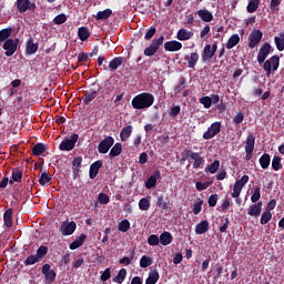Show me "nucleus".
Masks as SVG:
<instances>
[{
    "mask_svg": "<svg viewBox=\"0 0 284 284\" xmlns=\"http://www.w3.org/2000/svg\"><path fill=\"white\" fill-rule=\"evenodd\" d=\"M262 212H263V202H257L256 204H252L247 210L248 216H254L255 219H258Z\"/></svg>",
    "mask_w": 284,
    "mask_h": 284,
    "instance_id": "nucleus-15",
    "label": "nucleus"
},
{
    "mask_svg": "<svg viewBox=\"0 0 284 284\" xmlns=\"http://www.w3.org/2000/svg\"><path fill=\"white\" fill-rule=\"evenodd\" d=\"M200 103L205 108V110H210L212 108V99L210 97L201 98Z\"/></svg>",
    "mask_w": 284,
    "mask_h": 284,
    "instance_id": "nucleus-48",
    "label": "nucleus"
},
{
    "mask_svg": "<svg viewBox=\"0 0 284 284\" xmlns=\"http://www.w3.org/2000/svg\"><path fill=\"white\" fill-rule=\"evenodd\" d=\"M195 187L199 192H203V190H207L210 187V182H196Z\"/></svg>",
    "mask_w": 284,
    "mask_h": 284,
    "instance_id": "nucleus-57",
    "label": "nucleus"
},
{
    "mask_svg": "<svg viewBox=\"0 0 284 284\" xmlns=\"http://www.w3.org/2000/svg\"><path fill=\"white\" fill-rule=\"evenodd\" d=\"M65 21H68V17L63 13L58 14L53 20L55 26H61V24L65 23Z\"/></svg>",
    "mask_w": 284,
    "mask_h": 284,
    "instance_id": "nucleus-49",
    "label": "nucleus"
},
{
    "mask_svg": "<svg viewBox=\"0 0 284 284\" xmlns=\"http://www.w3.org/2000/svg\"><path fill=\"white\" fill-rule=\"evenodd\" d=\"M110 17H112L111 9H105L103 11H99L95 16V19L98 21H105V19H110Z\"/></svg>",
    "mask_w": 284,
    "mask_h": 284,
    "instance_id": "nucleus-33",
    "label": "nucleus"
},
{
    "mask_svg": "<svg viewBox=\"0 0 284 284\" xmlns=\"http://www.w3.org/2000/svg\"><path fill=\"white\" fill-rule=\"evenodd\" d=\"M239 43H241V37L239 36V33H235L229 38L225 48L227 50H232V48H235V45H239Z\"/></svg>",
    "mask_w": 284,
    "mask_h": 284,
    "instance_id": "nucleus-21",
    "label": "nucleus"
},
{
    "mask_svg": "<svg viewBox=\"0 0 284 284\" xmlns=\"http://www.w3.org/2000/svg\"><path fill=\"white\" fill-rule=\"evenodd\" d=\"M10 37H12V28L0 30V45L3 43V41H8Z\"/></svg>",
    "mask_w": 284,
    "mask_h": 284,
    "instance_id": "nucleus-32",
    "label": "nucleus"
},
{
    "mask_svg": "<svg viewBox=\"0 0 284 284\" xmlns=\"http://www.w3.org/2000/svg\"><path fill=\"white\" fill-rule=\"evenodd\" d=\"M45 254H48V247L47 246H40L37 251L36 256L41 260V258H43V256H45Z\"/></svg>",
    "mask_w": 284,
    "mask_h": 284,
    "instance_id": "nucleus-58",
    "label": "nucleus"
},
{
    "mask_svg": "<svg viewBox=\"0 0 284 284\" xmlns=\"http://www.w3.org/2000/svg\"><path fill=\"white\" fill-rule=\"evenodd\" d=\"M77 141H79V135L72 134L69 139H64L60 143V150L62 152H70L71 150H74V145L77 144Z\"/></svg>",
    "mask_w": 284,
    "mask_h": 284,
    "instance_id": "nucleus-7",
    "label": "nucleus"
},
{
    "mask_svg": "<svg viewBox=\"0 0 284 284\" xmlns=\"http://www.w3.org/2000/svg\"><path fill=\"white\" fill-rule=\"evenodd\" d=\"M194 37V32L187 30V29H180L176 33L178 41H190Z\"/></svg>",
    "mask_w": 284,
    "mask_h": 284,
    "instance_id": "nucleus-18",
    "label": "nucleus"
},
{
    "mask_svg": "<svg viewBox=\"0 0 284 284\" xmlns=\"http://www.w3.org/2000/svg\"><path fill=\"white\" fill-rule=\"evenodd\" d=\"M114 145V138L112 136H106L104 140H102L99 145H98V152L100 154H108L110 152V148Z\"/></svg>",
    "mask_w": 284,
    "mask_h": 284,
    "instance_id": "nucleus-9",
    "label": "nucleus"
},
{
    "mask_svg": "<svg viewBox=\"0 0 284 284\" xmlns=\"http://www.w3.org/2000/svg\"><path fill=\"white\" fill-rule=\"evenodd\" d=\"M154 34H156V28L151 27V28L146 31V33H145V36H144V39H145L146 41H150V39H152V37H154Z\"/></svg>",
    "mask_w": 284,
    "mask_h": 284,
    "instance_id": "nucleus-61",
    "label": "nucleus"
},
{
    "mask_svg": "<svg viewBox=\"0 0 284 284\" xmlns=\"http://www.w3.org/2000/svg\"><path fill=\"white\" fill-rule=\"evenodd\" d=\"M156 185V176L151 175L146 182H145V187L146 190H152Z\"/></svg>",
    "mask_w": 284,
    "mask_h": 284,
    "instance_id": "nucleus-50",
    "label": "nucleus"
},
{
    "mask_svg": "<svg viewBox=\"0 0 284 284\" xmlns=\"http://www.w3.org/2000/svg\"><path fill=\"white\" fill-rule=\"evenodd\" d=\"M110 276H112V272L110 268H105L104 272L100 275V280L105 283V281H109Z\"/></svg>",
    "mask_w": 284,
    "mask_h": 284,
    "instance_id": "nucleus-60",
    "label": "nucleus"
},
{
    "mask_svg": "<svg viewBox=\"0 0 284 284\" xmlns=\"http://www.w3.org/2000/svg\"><path fill=\"white\" fill-rule=\"evenodd\" d=\"M121 152H123V145H121V143H115L113 145V148L111 149L109 156L111 159H114V156H119V154H121Z\"/></svg>",
    "mask_w": 284,
    "mask_h": 284,
    "instance_id": "nucleus-36",
    "label": "nucleus"
},
{
    "mask_svg": "<svg viewBox=\"0 0 284 284\" xmlns=\"http://www.w3.org/2000/svg\"><path fill=\"white\" fill-rule=\"evenodd\" d=\"M97 97H99V92H97V91L85 93L82 98L83 104L90 105V103H92V101L95 100Z\"/></svg>",
    "mask_w": 284,
    "mask_h": 284,
    "instance_id": "nucleus-31",
    "label": "nucleus"
},
{
    "mask_svg": "<svg viewBox=\"0 0 284 284\" xmlns=\"http://www.w3.org/2000/svg\"><path fill=\"white\" fill-rule=\"evenodd\" d=\"M101 168H103L102 161L98 160L92 163L89 171L90 179H97V174H99V170H101Z\"/></svg>",
    "mask_w": 284,
    "mask_h": 284,
    "instance_id": "nucleus-20",
    "label": "nucleus"
},
{
    "mask_svg": "<svg viewBox=\"0 0 284 284\" xmlns=\"http://www.w3.org/2000/svg\"><path fill=\"white\" fill-rule=\"evenodd\" d=\"M3 221L6 227H12V209H8L3 214Z\"/></svg>",
    "mask_w": 284,
    "mask_h": 284,
    "instance_id": "nucleus-38",
    "label": "nucleus"
},
{
    "mask_svg": "<svg viewBox=\"0 0 284 284\" xmlns=\"http://www.w3.org/2000/svg\"><path fill=\"white\" fill-rule=\"evenodd\" d=\"M186 61L189 63V68L193 70V68H196V63H199V53H191L190 57L186 58Z\"/></svg>",
    "mask_w": 284,
    "mask_h": 284,
    "instance_id": "nucleus-34",
    "label": "nucleus"
},
{
    "mask_svg": "<svg viewBox=\"0 0 284 284\" xmlns=\"http://www.w3.org/2000/svg\"><path fill=\"white\" fill-rule=\"evenodd\" d=\"M41 260L36 255H30L24 261V265H34V263H39Z\"/></svg>",
    "mask_w": 284,
    "mask_h": 284,
    "instance_id": "nucleus-53",
    "label": "nucleus"
},
{
    "mask_svg": "<svg viewBox=\"0 0 284 284\" xmlns=\"http://www.w3.org/2000/svg\"><path fill=\"white\" fill-rule=\"evenodd\" d=\"M254 143H256V138L252 134H250L246 138L245 142V152H246V159L250 161L252 159V152H254Z\"/></svg>",
    "mask_w": 284,
    "mask_h": 284,
    "instance_id": "nucleus-13",
    "label": "nucleus"
},
{
    "mask_svg": "<svg viewBox=\"0 0 284 284\" xmlns=\"http://www.w3.org/2000/svg\"><path fill=\"white\" fill-rule=\"evenodd\" d=\"M248 181H250V176L248 175H243L233 185V192H232L231 196L233 199H235V202H236L237 205H241V203H243L241 201L240 196H241V192H243V187H245V185H247Z\"/></svg>",
    "mask_w": 284,
    "mask_h": 284,
    "instance_id": "nucleus-2",
    "label": "nucleus"
},
{
    "mask_svg": "<svg viewBox=\"0 0 284 284\" xmlns=\"http://www.w3.org/2000/svg\"><path fill=\"white\" fill-rule=\"evenodd\" d=\"M118 227L120 232H128L130 230V221L128 220L121 221Z\"/></svg>",
    "mask_w": 284,
    "mask_h": 284,
    "instance_id": "nucleus-52",
    "label": "nucleus"
},
{
    "mask_svg": "<svg viewBox=\"0 0 284 284\" xmlns=\"http://www.w3.org/2000/svg\"><path fill=\"white\" fill-rule=\"evenodd\" d=\"M159 282V272L158 271H151L149 273V277L145 281V284H156Z\"/></svg>",
    "mask_w": 284,
    "mask_h": 284,
    "instance_id": "nucleus-40",
    "label": "nucleus"
},
{
    "mask_svg": "<svg viewBox=\"0 0 284 284\" xmlns=\"http://www.w3.org/2000/svg\"><path fill=\"white\" fill-rule=\"evenodd\" d=\"M85 234H81L75 241H73L70 245L69 248L70 250H79V247H81V245H83V243H85Z\"/></svg>",
    "mask_w": 284,
    "mask_h": 284,
    "instance_id": "nucleus-30",
    "label": "nucleus"
},
{
    "mask_svg": "<svg viewBox=\"0 0 284 284\" xmlns=\"http://www.w3.org/2000/svg\"><path fill=\"white\" fill-rule=\"evenodd\" d=\"M172 241H174V237L172 236V233L170 232H163L160 235V243L161 245H170L172 243Z\"/></svg>",
    "mask_w": 284,
    "mask_h": 284,
    "instance_id": "nucleus-28",
    "label": "nucleus"
},
{
    "mask_svg": "<svg viewBox=\"0 0 284 284\" xmlns=\"http://www.w3.org/2000/svg\"><path fill=\"white\" fill-rule=\"evenodd\" d=\"M17 9L20 14L28 12V10L34 12V10H37V4L34 2H30V0H17Z\"/></svg>",
    "mask_w": 284,
    "mask_h": 284,
    "instance_id": "nucleus-8",
    "label": "nucleus"
},
{
    "mask_svg": "<svg viewBox=\"0 0 284 284\" xmlns=\"http://www.w3.org/2000/svg\"><path fill=\"white\" fill-rule=\"evenodd\" d=\"M281 6V0H271L270 10L271 12H276V8Z\"/></svg>",
    "mask_w": 284,
    "mask_h": 284,
    "instance_id": "nucleus-63",
    "label": "nucleus"
},
{
    "mask_svg": "<svg viewBox=\"0 0 284 284\" xmlns=\"http://www.w3.org/2000/svg\"><path fill=\"white\" fill-rule=\"evenodd\" d=\"M132 132H133L132 125H126V126L122 128V130L120 132L121 141H123V142L128 141V139H130V136H132Z\"/></svg>",
    "mask_w": 284,
    "mask_h": 284,
    "instance_id": "nucleus-23",
    "label": "nucleus"
},
{
    "mask_svg": "<svg viewBox=\"0 0 284 284\" xmlns=\"http://www.w3.org/2000/svg\"><path fill=\"white\" fill-rule=\"evenodd\" d=\"M78 37L80 41H88V39L90 38V31L88 30V28L82 27L78 30Z\"/></svg>",
    "mask_w": 284,
    "mask_h": 284,
    "instance_id": "nucleus-39",
    "label": "nucleus"
},
{
    "mask_svg": "<svg viewBox=\"0 0 284 284\" xmlns=\"http://www.w3.org/2000/svg\"><path fill=\"white\" fill-rule=\"evenodd\" d=\"M274 43H275L278 52H283V50H284V32H281L277 36H275Z\"/></svg>",
    "mask_w": 284,
    "mask_h": 284,
    "instance_id": "nucleus-29",
    "label": "nucleus"
},
{
    "mask_svg": "<svg viewBox=\"0 0 284 284\" xmlns=\"http://www.w3.org/2000/svg\"><path fill=\"white\" fill-rule=\"evenodd\" d=\"M149 245L156 246L160 243V237L156 234H152L148 239Z\"/></svg>",
    "mask_w": 284,
    "mask_h": 284,
    "instance_id": "nucleus-55",
    "label": "nucleus"
},
{
    "mask_svg": "<svg viewBox=\"0 0 284 284\" xmlns=\"http://www.w3.org/2000/svg\"><path fill=\"white\" fill-rule=\"evenodd\" d=\"M216 203H219V195L213 194L209 197V205L210 207H216Z\"/></svg>",
    "mask_w": 284,
    "mask_h": 284,
    "instance_id": "nucleus-62",
    "label": "nucleus"
},
{
    "mask_svg": "<svg viewBox=\"0 0 284 284\" xmlns=\"http://www.w3.org/2000/svg\"><path fill=\"white\" fill-rule=\"evenodd\" d=\"M272 221V212L271 211H265L262 216H261V225H267V222Z\"/></svg>",
    "mask_w": 284,
    "mask_h": 284,
    "instance_id": "nucleus-47",
    "label": "nucleus"
},
{
    "mask_svg": "<svg viewBox=\"0 0 284 284\" xmlns=\"http://www.w3.org/2000/svg\"><path fill=\"white\" fill-rule=\"evenodd\" d=\"M12 179L16 181V183L21 182V171L16 170L12 172Z\"/></svg>",
    "mask_w": 284,
    "mask_h": 284,
    "instance_id": "nucleus-64",
    "label": "nucleus"
},
{
    "mask_svg": "<svg viewBox=\"0 0 284 284\" xmlns=\"http://www.w3.org/2000/svg\"><path fill=\"white\" fill-rule=\"evenodd\" d=\"M50 181H52L50 173H42L39 178L40 185H50Z\"/></svg>",
    "mask_w": 284,
    "mask_h": 284,
    "instance_id": "nucleus-46",
    "label": "nucleus"
},
{
    "mask_svg": "<svg viewBox=\"0 0 284 284\" xmlns=\"http://www.w3.org/2000/svg\"><path fill=\"white\" fill-rule=\"evenodd\" d=\"M42 274H44V276L49 281V283H52V281H54V278H57V272H54V270L50 268V264H44L42 266Z\"/></svg>",
    "mask_w": 284,
    "mask_h": 284,
    "instance_id": "nucleus-19",
    "label": "nucleus"
},
{
    "mask_svg": "<svg viewBox=\"0 0 284 284\" xmlns=\"http://www.w3.org/2000/svg\"><path fill=\"white\" fill-rule=\"evenodd\" d=\"M196 14L204 21V23H210V21L214 19V16L207 9H201L196 12Z\"/></svg>",
    "mask_w": 284,
    "mask_h": 284,
    "instance_id": "nucleus-22",
    "label": "nucleus"
},
{
    "mask_svg": "<svg viewBox=\"0 0 284 284\" xmlns=\"http://www.w3.org/2000/svg\"><path fill=\"white\" fill-rule=\"evenodd\" d=\"M207 230H210V222H207V220H204V221L200 222L199 224H196L195 234H205V232H207Z\"/></svg>",
    "mask_w": 284,
    "mask_h": 284,
    "instance_id": "nucleus-24",
    "label": "nucleus"
},
{
    "mask_svg": "<svg viewBox=\"0 0 284 284\" xmlns=\"http://www.w3.org/2000/svg\"><path fill=\"white\" fill-rule=\"evenodd\" d=\"M98 201L100 205H108L110 203V196L105 195V193H100L98 195Z\"/></svg>",
    "mask_w": 284,
    "mask_h": 284,
    "instance_id": "nucleus-51",
    "label": "nucleus"
},
{
    "mask_svg": "<svg viewBox=\"0 0 284 284\" xmlns=\"http://www.w3.org/2000/svg\"><path fill=\"white\" fill-rule=\"evenodd\" d=\"M261 3L260 0H248V4L246 7V10L250 14H254L256 10H258V4Z\"/></svg>",
    "mask_w": 284,
    "mask_h": 284,
    "instance_id": "nucleus-35",
    "label": "nucleus"
},
{
    "mask_svg": "<svg viewBox=\"0 0 284 284\" xmlns=\"http://www.w3.org/2000/svg\"><path fill=\"white\" fill-rule=\"evenodd\" d=\"M263 40V31L255 29L248 36V48L254 50L256 45Z\"/></svg>",
    "mask_w": 284,
    "mask_h": 284,
    "instance_id": "nucleus-6",
    "label": "nucleus"
},
{
    "mask_svg": "<svg viewBox=\"0 0 284 284\" xmlns=\"http://www.w3.org/2000/svg\"><path fill=\"white\" fill-rule=\"evenodd\" d=\"M244 119H245V115L243 114V112H240L234 116L233 123H235V125H241V123H243Z\"/></svg>",
    "mask_w": 284,
    "mask_h": 284,
    "instance_id": "nucleus-59",
    "label": "nucleus"
},
{
    "mask_svg": "<svg viewBox=\"0 0 284 284\" xmlns=\"http://www.w3.org/2000/svg\"><path fill=\"white\" fill-rule=\"evenodd\" d=\"M272 51V45L270 43H264L257 53V63H265V59L270 57V52Z\"/></svg>",
    "mask_w": 284,
    "mask_h": 284,
    "instance_id": "nucleus-11",
    "label": "nucleus"
},
{
    "mask_svg": "<svg viewBox=\"0 0 284 284\" xmlns=\"http://www.w3.org/2000/svg\"><path fill=\"white\" fill-rule=\"evenodd\" d=\"M183 49V43L176 40L166 41L164 43V50L166 52H179V50Z\"/></svg>",
    "mask_w": 284,
    "mask_h": 284,
    "instance_id": "nucleus-14",
    "label": "nucleus"
},
{
    "mask_svg": "<svg viewBox=\"0 0 284 284\" xmlns=\"http://www.w3.org/2000/svg\"><path fill=\"white\" fill-rule=\"evenodd\" d=\"M221 168V162L219 160H214L213 163L207 165L205 168V173L206 174H216L219 172V169Z\"/></svg>",
    "mask_w": 284,
    "mask_h": 284,
    "instance_id": "nucleus-26",
    "label": "nucleus"
},
{
    "mask_svg": "<svg viewBox=\"0 0 284 284\" xmlns=\"http://www.w3.org/2000/svg\"><path fill=\"white\" fill-rule=\"evenodd\" d=\"M120 65H123V58L122 57H116L114 58L110 63H109V70L111 72H114L119 70Z\"/></svg>",
    "mask_w": 284,
    "mask_h": 284,
    "instance_id": "nucleus-27",
    "label": "nucleus"
},
{
    "mask_svg": "<svg viewBox=\"0 0 284 284\" xmlns=\"http://www.w3.org/2000/svg\"><path fill=\"white\" fill-rule=\"evenodd\" d=\"M214 58V51L212 50L211 44H206L202 52V59L203 61H210Z\"/></svg>",
    "mask_w": 284,
    "mask_h": 284,
    "instance_id": "nucleus-25",
    "label": "nucleus"
},
{
    "mask_svg": "<svg viewBox=\"0 0 284 284\" xmlns=\"http://www.w3.org/2000/svg\"><path fill=\"white\" fill-rule=\"evenodd\" d=\"M150 196L142 197L139 202V209L143 212H148L150 210Z\"/></svg>",
    "mask_w": 284,
    "mask_h": 284,
    "instance_id": "nucleus-41",
    "label": "nucleus"
},
{
    "mask_svg": "<svg viewBox=\"0 0 284 284\" xmlns=\"http://www.w3.org/2000/svg\"><path fill=\"white\" fill-rule=\"evenodd\" d=\"M37 50H39V43H34V40L29 38L26 43V54H37Z\"/></svg>",
    "mask_w": 284,
    "mask_h": 284,
    "instance_id": "nucleus-17",
    "label": "nucleus"
},
{
    "mask_svg": "<svg viewBox=\"0 0 284 284\" xmlns=\"http://www.w3.org/2000/svg\"><path fill=\"white\" fill-rule=\"evenodd\" d=\"M189 156L191 161H193V170H199V168H201V165H203L205 161L203 160V156H201V154L196 152H191Z\"/></svg>",
    "mask_w": 284,
    "mask_h": 284,
    "instance_id": "nucleus-16",
    "label": "nucleus"
},
{
    "mask_svg": "<svg viewBox=\"0 0 284 284\" xmlns=\"http://www.w3.org/2000/svg\"><path fill=\"white\" fill-rule=\"evenodd\" d=\"M128 276V271L125 268H121L115 277H113V283L121 284L125 281Z\"/></svg>",
    "mask_w": 284,
    "mask_h": 284,
    "instance_id": "nucleus-37",
    "label": "nucleus"
},
{
    "mask_svg": "<svg viewBox=\"0 0 284 284\" xmlns=\"http://www.w3.org/2000/svg\"><path fill=\"white\" fill-rule=\"evenodd\" d=\"M201 210H203V201L197 200L193 205V214H201Z\"/></svg>",
    "mask_w": 284,
    "mask_h": 284,
    "instance_id": "nucleus-56",
    "label": "nucleus"
},
{
    "mask_svg": "<svg viewBox=\"0 0 284 284\" xmlns=\"http://www.w3.org/2000/svg\"><path fill=\"white\" fill-rule=\"evenodd\" d=\"M165 41V37L160 36L151 41V44L144 50L145 57H154L155 52H159L161 45Z\"/></svg>",
    "mask_w": 284,
    "mask_h": 284,
    "instance_id": "nucleus-4",
    "label": "nucleus"
},
{
    "mask_svg": "<svg viewBox=\"0 0 284 284\" xmlns=\"http://www.w3.org/2000/svg\"><path fill=\"white\" fill-rule=\"evenodd\" d=\"M153 261L152 257L148 256V255H143L140 260V267L145 268V267H150V265H152Z\"/></svg>",
    "mask_w": 284,
    "mask_h": 284,
    "instance_id": "nucleus-44",
    "label": "nucleus"
},
{
    "mask_svg": "<svg viewBox=\"0 0 284 284\" xmlns=\"http://www.w3.org/2000/svg\"><path fill=\"white\" fill-rule=\"evenodd\" d=\"M219 132H221V122H214L211 124L207 131L204 132L203 139H205V141L214 139V136L219 134Z\"/></svg>",
    "mask_w": 284,
    "mask_h": 284,
    "instance_id": "nucleus-12",
    "label": "nucleus"
},
{
    "mask_svg": "<svg viewBox=\"0 0 284 284\" xmlns=\"http://www.w3.org/2000/svg\"><path fill=\"white\" fill-rule=\"evenodd\" d=\"M131 105L134 110H148L154 105V95L148 92L140 93L132 99Z\"/></svg>",
    "mask_w": 284,
    "mask_h": 284,
    "instance_id": "nucleus-1",
    "label": "nucleus"
},
{
    "mask_svg": "<svg viewBox=\"0 0 284 284\" xmlns=\"http://www.w3.org/2000/svg\"><path fill=\"white\" fill-rule=\"evenodd\" d=\"M272 168L275 172H278V170L282 168L281 165V158L274 156L272 160Z\"/></svg>",
    "mask_w": 284,
    "mask_h": 284,
    "instance_id": "nucleus-54",
    "label": "nucleus"
},
{
    "mask_svg": "<svg viewBox=\"0 0 284 284\" xmlns=\"http://www.w3.org/2000/svg\"><path fill=\"white\" fill-rule=\"evenodd\" d=\"M32 152L34 156H40V154H43V152H45V145H43L42 143L36 144L32 149Z\"/></svg>",
    "mask_w": 284,
    "mask_h": 284,
    "instance_id": "nucleus-45",
    "label": "nucleus"
},
{
    "mask_svg": "<svg viewBox=\"0 0 284 284\" xmlns=\"http://www.w3.org/2000/svg\"><path fill=\"white\" fill-rule=\"evenodd\" d=\"M270 154L264 153L261 158H260V165L262 168V170H267V168H270Z\"/></svg>",
    "mask_w": 284,
    "mask_h": 284,
    "instance_id": "nucleus-43",
    "label": "nucleus"
},
{
    "mask_svg": "<svg viewBox=\"0 0 284 284\" xmlns=\"http://www.w3.org/2000/svg\"><path fill=\"white\" fill-rule=\"evenodd\" d=\"M4 50L6 57H12L14 52H17V48H19V38L16 39H7L2 45Z\"/></svg>",
    "mask_w": 284,
    "mask_h": 284,
    "instance_id": "nucleus-5",
    "label": "nucleus"
},
{
    "mask_svg": "<svg viewBox=\"0 0 284 284\" xmlns=\"http://www.w3.org/2000/svg\"><path fill=\"white\" fill-rule=\"evenodd\" d=\"M59 231L61 232V234L63 236H72V234H74V232L77 231V223H74V222H63L60 225Z\"/></svg>",
    "mask_w": 284,
    "mask_h": 284,
    "instance_id": "nucleus-10",
    "label": "nucleus"
},
{
    "mask_svg": "<svg viewBox=\"0 0 284 284\" xmlns=\"http://www.w3.org/2000/svg\"><path fill=\"white\" fill-rule=\"evenodd\" d=\"M281 63V58L278 55H273L268 60H264L263 70L266 71V77L270 79L272 77V71L276 72Z\"/></svg>",
    "mask_w": 284,
    "mask_h": 284,
    "instance_id": "nucleus-3",
    "label": "nucleus"
},
{
    "mask_svg": "<svg viewBox=\"0 0 284 284\" xmlns=\"http://www.w3.org/2000/svg\"><path fill=\"white\" fill-rule=\"evenodd\" d=\"M261 200V186L256 185L253 187L251 201L252 203H257Z\"/></svg>",
    "mask_w": 284,
    "mask_h": 284,
    "instance_id": "nucleus-42",
    "label": "nucleus"
}]
</instances>
